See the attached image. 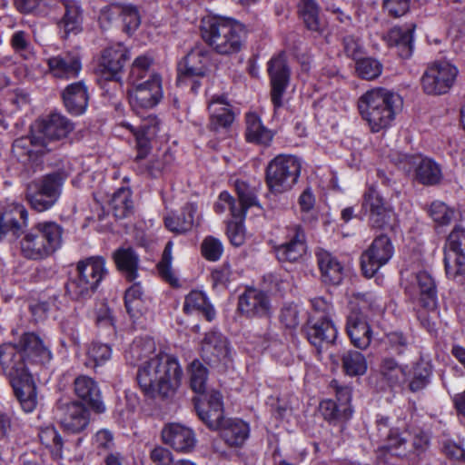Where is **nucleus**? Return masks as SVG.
<instances>
[{
  "mask_svg": "<svg viewBox=\"0 0 465 465\" xmlns=\"http://www.w3.org/2000/svg\"><path fill=\"white\" fill-rule=\"evenodd\" d=\"M12 334L17 340L0 347V363L23 410L32 412L37 405L32 368L49 362L52 352L50 346L35 332L15 328L12 330Z\"/></svg>",
  "mask_w": 465,
  "mask_h": 465,
  "instance_id": "f257e3e1",
  "label": "nucleus"
},
{
  "mask_svg": "<svg viewBox=\"0 0 465 465\" xmlns=\"http://www.w3.org/2000/svg\"><path fill=\"white\" fill-rule=\"evenodd\" d=\"M195 408L201 420L211 430H218L226 420L223 417V397L219 391H208L203 400L195 404Z\"/></svg>",
  "mask_w": 465,
  "mask_h": 465,
  "instance_id": "412c9836",
  "label": "nucleus"
},
{
  "mask_svg": "<svg viewBox=\"0 0 465 465\" xmlns=\"http://www.w3.org/2000/svg\"><path fill=\"white\" fill-rule=\"evenodd\" d=\"M121 12L122 5H112L101 9L98 17L100 27L103 30L110 28L113 23L116 21L117 17L120 16Z\"/></svg>",
  "mask_w": 465,
  "mask_h": 465,
  "instance_id": "774afa93",
  "label": "nucleus"
},
{
  "mask_svg": "<svg viewBox=\"0 0 465 465\" xmlns=\"http://www.w3.org/2000/svg\"><path fill=\"white\" fill-rule=\"evenodd\" d=\"M183 370L178 360L165 352L144 361L138 367L137 381L143 391L150 396H173L181 385Z\"/></svg>",
  "mask_w": 465,
  "mask_h": 465,
  "instance_id": "7ed1b4c3",
  "label": "nucleus"
},
{
  "mask_svg": "<svg viewBox=\"0 0 465 465\" xmlns=\"http://www.w3.org/2000/svg\"><path fill=\"white\" fill-rule=\"evenodd\" d=\"M238 308L249 317H263L270 314L271 304L265 292L250 288L239 297Z\"/></svg>",
  "mask_w": 465,
  "mask_h": 465,
  "instance_id": "bb28decb",
  "label": "nucleus"
},
{
  "mask_svg": "<svg viewBox=\"0 0 465 465\" xmlns=\"http://www.w3.org/2000/svg\"><path fill=\"white\" fill-rule=\"evenodd\" d=\"M381 64L375 59L363 58L357 62L356 72L366 80H372L381 74Z\"/></svg>",
  "mask_w": 465,
  "mask_h": 465,
  "instance_id": "052dcab7",
  "label": "nucleus"
},
{
  "mask_svg": "<svg viewBox=\"0 0 465 465\" xmlns=\"http://www.w3.org/2000/svg\"><path fill=\"white\" fill-rule=\"evenodd\" d=\"M286 230L285 242L275 247L276 257L282 262H297L306 253V236L300 225H292Z\"/></svg>",
  "mask_w": 465,
  "mask_h": 465,
  "instance_id": "6ab92c4d",
  "label": "nucleus"
},
{
  "mask_svg": "<svg viewBox=\"0 0 465 465\" xmlns=\"http://www.w3.org/2000/svg\"><path fill=\"white\" fill-rule=\"evenodd\" d=\"M156 344L150 337L136 338L125 351V359L131 364L140 366L144 361L157 356Z\"/></svg>",
  "mask_w": 465,
  "mask_h": 465,
  "instance_id": "c9c22d12",
  "label": "nucleus"
},
{
  "mask_svg": "<svg viewBox=\"0 0 465 465\" xmlns=\"http://www.w3.org/2000/svg\"><path fill=\"white\" fill-rule=\"evenodd\" d=\"M163 96L162 77L156 73L151 74L144 81L128 84V102L136 114L153 109Z\"/></svg>",
  "mask_w": 465,
  "mask_h": 465,
  "instance_id": "9d476101",
  "label": "nucleus"
},
{
  "mask_svg": "<svg viewBox=\"0 0 465 465\" xmlns=\"http://www.w3.org/2000/svg\"><path fill=\"white\" fill-rule=\"evenodd\" d=\"M301 12L308 29L315 32L323 29L324 25L319 18L318 5L314 0H302Z\"/></svg>",
  "mask_w": 465,
  "mask_h": 465,
  "instance_id": "3c124183",
  "label": "nucleus"
},
{
  "mask_svg": "<svg viewBox=\"0 0 465 465\" xmlns=\"http://www.w3.org/2000/svg\"><path fill=\"white\" fill-rule=\"evenodd\" d=\"M112 349L107 344L93 342L87 350L88 360L93 363L90 366H99L104 364L111 359Z\"/></svg>",
  "mask_w": 465,
  "mask_h": 465,
  "instance_id": "6e6d98bb",
  "label": "nucleus"
},
{
  "mask_svg": "<svg viewBox=\"0 0 465 465\" xmlns=\"http://www.w3.org/2000/svg\"><path fill=\"white\" fill-rule=\"evenodd\" d=\"M227 209L231 211V213L234 218H243V211L238 210L233 197L224 191L219 194L218 200L214 204V211L221 214L223 213Z\"/></svg>",
  "mask_w": 465,
  "mask_h": 465,
  "instance_id": "e2e57ef3",
  "label": "nucleus"
},
{
  "mask_svg": "<svg viewBox=\"0 0 465 465\" xmlns=\"http://www.w3.org/2000/svg\"><path fill=\"white\" fill-rule=\"evenodd\" d=\"M120 15H122L124 28L127 34H133L140 25L141 17L136 7L133 5L122 6Z\"/></svg>",
  "mask_w": 465,
  "mask_h": 465,
  "instance_id": "69168bd1",
  "label": "nucleus"
},
{
  "mask_svg": "<svg viewBox=\"0 0 465 465\" xmlns=\"http://www.w3.org/2000/svg\"><path fill=\"white\" fill-rule=\"evenodd\" d=\"M74 392L96 412H104L105 406L101 400L97 383L92 378L82 375L74 380Z\"/></svg>",
  "mask_w": 465,
  "mask_h": 465,
  "instance_id": "473e14b6",
  "label": "nucleus"
},
{
  "mask_svg": "<svg viewBox=\"0 0 465 465\" xmlns=\"http://www.w3.org/2000/svg\"><path fill=\"white\" fill-rule=\"evenodd\" d=\"M78 275L86 283L96 288L105 274V262L102 257H91L82 261L77 265Z\"/></svg>",
  "mask_w": 465,
  "mask_h": 465,
  "instance_id": "58836bf2",
  "label": "nucleus"
},
{
  "mask_svg": "<svg viewBox=\"0 0 465 465\" xmlns=\"http://www.w3.org/2000/svg\"><path fill=\"white\" fill-rule=\"evenodd\" d=\"M218 430L221 438L230 447H242L250 436L249 424L237 418L226 419Z\"/></svg>",
  "mask_w": 465,
  "mask_h": 465,
  "instance_id": "2f4dec72",
  "label": "nucleus"
},
{
  "mask_svg": "<svg viewBox=\"0 0 465 465\" xmlns=\"http://www.w3.org/2000/svg\"><path fill=\"white\" fill-rule=\"evenodd\" d=\"M46 63L50 74L59 79L75 78L82 70L81 58L78 54L73 52L52 56L47 59Z\"/></svg>",
  "mask_w": 465,
  "mask_h": 465,
  "instance_id": "393cba45",
  "label": "nucleus"
},
{
  "mask_svg": "<svg viewBox=\"0 0 465 465\" xmlns=\"http://www.w3.org/2000/svg\"><path fill=\"white\" fill-rule=\"evenodd\" d=\"M361 213L375 228L388 226L394 218L392 207L386 203L373 184L368 185L362 194Z\"/></svg>",
  "mask_w": 465,
  "mask_h": 465,
  "instance_id": "ddd939ff",
  "label": "nucleus"
},
{
  "mask_svg": "<svg viewBox=\"0 0 465 465\" xmlns=\"http://www.w3.org/2000/svg\"><path fill=\"white\" fill-rule=\"evenodd\" d=\"M128 50L122 44H115L104 49L98 71L106 80H116L127 61Z\"/></svg>",
  "mask_w": 465,
  "mask_h": 465,
  "instance_id": "5701e85b",
  "label": "nucleus"
},
{
  "mask_svg": "<svg viewBox=\"0 0 465 465\" xmlns=\"http://www.w3.org/2000/svg\"><path fill=\"white\" fill-rule=\"evenodd\" d=\"M89 410L79 401H72L62 408L60 423L63 429L70 433H80L90 423Z\"/></svg>",
  "mask_w": 465,
  "mask_h": 465,
  "instance_id": "b1692460",
  "label": "nucleus"
},
{
  "mask_svg": "<svg viewBox=\"0 0 465 465\" xmlns=\"http://www.w3.org/2000/svg\"><path fill=\"white\" fill-rule=\"evenodd\" d=\"M271 81V100L275 109L282 106V97L290 81V70L283 54L272 57L268 63Z\"/></svg>",
  "mask_w": 465,
  "mask_h": 465,
  "instance_id": "a211bd4d",
  "label": "nucleus"
},
{
  "mask_svg": "<svg viewBox=\"0 0 465 465\" xmlns=\"http://www.w3.org/2000/svg\"><path fill=\"white\" fill-rule=\"evenodd\" d=\"M246 139L251 143L262 145H269L273 138V134L266 128L256 114L249 113L246 115Z\"/></svg>",
  "mask_w": 465,
  "mask_h": 465,
  "instance_id": "ea45409f",
  "label": "nucleus"
},
{
  "mask_svg": "<svg viewBox=\"0 0 465 465\" xmlns=\"http://www.w3.org/2000/svg\"><path fill=\"white\" fill-rule=\"evenodd\" d=\"M407 368L391 358H386L382 361L381 371L391 386H400L407 380Z\"/></svg>",
  "mask_w": 465,
  "mask_h": 465,
  "instance_id": "a18cd8bd",
  "label": "nucleus"
},
{
  "mask_svg": "<svg viewBox=\"0 0 465 465\" xmlns=\"http://www.w3.org/2000/svg\"><path fill=\"white\" fill-rule=\"evenodd\" d=\"M110 204L116 218L127 217L134 207L131 190L127 187L118 189L113 194Z\"/></svg>",
  "mask_w": 465,
  "mask_h": 465,
  "instance_id": "c03bdc74",
  "label": "nucleus"
},
{
  "mask_svg": "<svg viewBox=\"0 0 465 465\" xmlns=\"http://www.w3.org/2000/svg\"><path fill=\"white\" fill-rule=\"evenodd\" d=\"M43 445L50 450L54 459H61L63 452V440L58 431L53 426L42 428L38 433Z\"/></svg>",
  "mask_w": 465,
  "mask_h": 465,
  "instance_id": "de8ad7c7",
  "label": "nucleus"
},
{
  "mask_svg": "<svg viewBox=\"0 0 465 465\" xmlns=\"http://www.w3.org/2000/svg\"><path fill=\"white\" fill-rule=\"evenodd\" d=\"M13 49L25 59H31L34 52L31 49L29 35L22 30L15 31L10 40Z\"/></svg>",
  "mask_w": 465,
  "mask_h": 465,
  "instance_id": "bf43d9fd",
  "label": "nucleus"
},
{
  "mask_svg": "<svg viewBox=\"0 0 465 465\" xmlns=\"http://www.w3.org/2000/svg\"><path fill=\"white\" fill-rule=\"evenodd\" d=\"M301 161L294 155L279 154L266 168V183L273 193H282L292 188L301 173Z\"/></svg>",
  "mask_w": 465,
  "mask_h": 465,
  "instance_id": "6e6552de",
  "label": "nucleus"
},
{
  "mask_svg": "<svg viewBox=\"0 0 465 465\" xmlns=\"http://www.w3.org/2000/svg\"><path fill=\"white\" fill-rule=\"evenodd\" d=\"M458 69L448 61H439L430 64L421 76V87L429 95H440L452 87Z\"/></svg>",
  "mask_w": 465,
  "mask_h": 465,
  "instance_id": "f8f14e48",
  "label": "nucleus"
},
{
  "mask_svg": "<svg viewBox=\"0 0 465 465\" xmlns=\"http://www.w3.org/2000/svg\"><path fill=\"white\" fill-rule=\"evenodd\" d=\"M444 263L448 278L455 280L465 273V229L455 227L444 244Z\"/></svg>",
  "mask_w": 465,
  "mask_h": 465,
  "instance_id": "4468645a",
  "label": "nucleus"
},
{
  "mask_svg": "<svg viewBox=\"0 0 465 465\" xmlns=\"http://www.w3.org/2000/svg\"><path fill=\"white\" fill-rule=\"evenodd\" d=\"M343 369L351 376L362 375L367 371L365 357L359 351H350L342 357Z\"/></svg>",
  "mask_w": 465,
  "mask_h": 465,
  "instance_id": "603ef678",
  "label": "nucleus"
},
{
  "mask_svg": "<svg viewBox=\"0 0 465 465\" xmlns=\"http://www.w3.org/2000/svg\"><path fill=\"white\" fill-rule=\"evenodd\" d=\"M232 276V271L227 263L216 267L212 271L211 281L213 287L216 290H224L227 288Z\"/></svg>",
  "mask_w": 465,
  "mask_h": 465,
  "instance_id": "338daca9",
  "label": "nucleus"
},
{
  "mask_svg": "<svg viewBox=\"0 0 465 465\" xmlns=\"http://www.w3.org/2000/svg\"><path fill=\"white\" fill-rule=\"evenodd\" d=\"M63 234L64 229L57 223L40 222L24 234L20 240V252L28 260H45L62 247Z\"/></svg>",
  "mask_w": 465,
  "mask_h": 465,
  "instance_id": "423d86ee",
  "label": "nucleus"
},
{
  "mask_svg": "<svg viewBox=\"0 0 465 465\" xmlns=\"http://www.w3.org/2000/svg\"><path fill=\"white\" fill-rule=\"evenodd\" d=\"M402 285L406 295L416 306L428 310L437 304V286L433 276L427 270L402 272Z\"/></svg>",
  "mask_w": 465,
  "mask_h": 465,
  "instance_id": "1a4fd4ad",
  "label": "nucleus"
},
{
  "mask_svg": "<svg viewBox=\"0 0 465 465\" xmlns=\"http://www.w3.org/2000/svg\"><path fill=\"white\" fill-rule=\"evenodd\" d=\"M309 341L318 348L331 344L337 337V329L330 318L311 319L307 328Z\"/></svg>",
  "mask_w": 465,
  "mask_h": 465,
  "instance_id": "c85d7f7f",
  "label": "nucleus"
},
{
  "mask_svg": "<svg viewBox=\"0 0 465 465\" xmlns=\"http://www.w3.org/2000/svg\"><path fill=\"white\" fill-rule=\"evenodd\" d=\"M64 2L65 13L59 23V27L64 30L65 35L74 33L77 34L82 28V12L77 2L74 0H61Z\"/></svg>",
  "mask_w": 465,
  "mask_h": 465,
  "instance_id": "a19ab883",
  "label": "nucleus"
},
{
  "mask_svg": "<svg viewBox=\"0 0 465 465\" xmlns=\"http://www.w3.org/2000/svg\"><path fill=\"white\" fill-rule=\"evenodd\" d=\"M201 35L203 41L222 55H231L240 52L245 38V31L242 24L212 15L202 19Z\"/></svg>",
  "mask_w": 465,
  "mask_h": 465,
  "instance_id": "39448f33",
  "label": "nucleus"
},
{
  "mask_svg": "<svg viewBox=\"0 0 465 465\" xmlns=\"http://www.w3.org/2000/svg\"><path fill=\"white\" fill-rule=\"evenodd\" d=\"M347 333L351 343L361 349H367L372 339V331L365 317L361 312H351L347 319Z\"/></svg>",
  "mask_w": 465,
  "mask_h": 465,
  "instance_id": "c756f323",
  "label": "nucleus"
},
{
  "mask_svg": "<svg viewBox=\"0 0 465 465\" xmlns=\"http://www.w3.org/2000/svg\"><path fill=\"white\" fill-rule=\"evenodd\" d=\"M153 61V57L149 54H142L136 57L130 69L128 84L144 81L143 79L147 75Z\"/></svg>",
  "mask_w": 465,
  "mask_h": 465,
  "instance_id": "864d4df0",
  "label": "nucleus"
},
{
  "mask_svg": "<svg viewBox=\"0 0 465 465\" xmlns=\"http://www.w3.org/2000/svg\"><path fill=\"white\" fill-rule=\"evenodd\" d=\"M143 290L139 283H134L125 292V307L131 317L136 318L144 311V302L142 298Z\"/></svg>",
  "mask_w": 465,
  "mask_h": 465,
  "instance_id": "09e8293b",
  "label": "nucleus"
},
{
  "mask_svg": "<svg viewBox=\"0 0 465 465\" xmlns=\"http://www.w3.org/2000/svg\"><path fill=\"white\" fill-rule=\"evenodd\" d=\"M401 105V97L384 88L369 90L358 101L359 112L372 133L390 128Z\"/></svg>",
  "mask_w": 465,
  "mask_h": 465,
  "instance_id": "20e7f679",
  "label": "nucleus"
},
{
  "mask_svg": "<svg viewBox=\"0 0 465 465\" xmlns=\"http://www.w3.org/2000/svg\"><path fill=\"white\" fill-rule=\"evenodd\" d=\"M390 45L400 49L399 54L402 57H408L411 54L412 35L410 30H403L400 27H394L390 30L386 36Z\"/></svg>",
  "mask_w": 465,
  "mask_h": 465,
  "instance_id": "49530a36",
  "label": "nucleus"
},
{
  "mask_svg": "<svg viewBox=\"0 0 465 465\" xmlns=\"http://www.w3.org/2000/svg\"><path fill=\"white\" fill-rule=\"evenodd\" d=\"M163 441L180 452H189L196 443L193 431L180 423L167 424L162 430Z\"/></svg>",
  "mask_w": 465,
  "mask_h": 465,
  "instance_id": "a878e982",
  "label": "nucleus"
},
{
  "mask_svg": "<svg viewBox=\"0 0 465 465\" xmlns=\"http://www.w3.org/2000/svg\"><path fill=\"white\" fill-rule=\"evenodd\" d=\"M122 125L128 129L135 137L137 148V159H143L151 150V141L155 138L159 132V121L156 118H150L138 129L127 122Z\"/></svg>",
  "mask_w": 465,
  "mask_h": 465,
  "instance_id": "cd10ccee",
  "label": "nucleus"
},
{
  "mask_svg": "<svg viewBox=\"0 0 465 465\" xmlns=\"http://www.w3.org/2000/svg\"><path fill=\"white\" fill-rule=\"evenodd\" d=\"M114 259L118 269L123 272L129 280L132 281L136 278L139 258L132 248H119L114 253Z\"/></svg>",
  "mask_w": 465,
  "mask_h": 465,
  "instance_id": "37998d69",
  "label": "nucleus"
},
{
  "mask_svg": "<svg viewBox=\"0 0 465 465\" xmlns=\"http://www.w3.org/2000/svg\"><path fill=\"white\" fill-rule=\"evenodd\" d=\"M197 206L194 203H187L183 206L180 214H171L164 218L166 228L175 233H183L190 231L195 224Z\"/></svg>",
  "mask_w": 465,
  "mask_h": 465,
  "instance_id": "e433bc0d",
  "label": "nucleus"
},
{
  "mask_svg": "<svg viewBox=\"0 0 465 465\" xmlns=\"http://www.w3.org/2000/svg\"><path fill=\"white\" fill-rule=\"evenodd\" d=\"M235 189L239 197L240 206L238 210L243 211V217L245 216L246 211L249 207L254 206L257 203L256 195L249 185L242 182L237 181L235 183Z\"/></svg>",
  "mask_w": 465,
  "mask_h": 465,
  "instance_id": "680f3d73",
  "label": "nucleus"
},
{
  "mask_svg": "<svg viewBox=\"0 0 465 465\" xmlns=\"http://www.w3.org/2000/svg\"><path fill=\"white\" fill-rule=\"evenodd\" d=\"M429 213L433 221L440 225L449 224L455 216V211L440 201L431 203Z\"/></svg>",
  "mask_w": 465,
  "mask_h": 465,
  "instance_id": "4d7b16f0",
  "label": "nucleus"
},
{
  "mask_svg": "<svg viewBox=\"0 0 465 465\" xmlns=\"http://www.w3.org/2000/svg\"><path fill=\"white\" fill-rule=\"evenodd\" d=\"M190 385L192 390L199 394L205 391L208 379L207 368L199 361L194 360L189 366Z\"/></svg>",
  "mask_w": 465,
  "mask_h": 465,
  "instance_id": "8fccbe9b",
  "label": "nucleus"
},
{
  "mask_svg": "<svg viewBox=\"0 0 465 465\" xmlns=\"http://www.w3.org/2000/svg\"><path fill=\"white\" fill-rule=\"evenodd\" d=\"M201 350L203 359L210 363L226 364L231 359L232 349L229 341L218 331H210L205 334Z\"/></svg>",
  "mask_w": 465,
  "mask_h": 465,
  "instance_id": "4be33fe9",
  "label": "nucleus"
},
{
  "mask_svg": "<svg viewBox=\"0 0 465 465\" xmlns=\"http://www.w3.org/2000/svg\"><path fill=\"white\" fill-rule=\"evenodd\" d=\"M394 247L386 235L375 238L371 246L361 254V264L364 275L374 276L381 267L385 265L393 256Z\"/></svg>",
  "mask_w": 465,
  "mask_h": 465,
  "instance_id": "2eb2a0df",
  "label": "nucleus"
},
{
  "mask_svg": "<svg viewBox=\"0 0 465 465\" xmlns=\"http://www.w3.org/2000/svg\"><path fill=\"white\" fill-rule=\"evenodd\" d=\"M173 242H168L163 252L162 260L157 265L159 274L172 285H178V279L172 270Z\"/></svg>",
  "mask_w": 465,
  "mask_h": 465,
  "instance_id": "5fc2aeb1",
  "label": "nucleus"
},
{
  "mask_svg": "<svg viewBox=\"0 0 465 465\" xmlns=\"http://www.w3.org/2000/svg\"><path fill=\"white\" fill-rule=\"evenodd\" d=\"M210 63L209 51L203 45H195L178 64L177 83L192 84V90L196 91L200 80L208 73Z\"/></svg>",
  "mask_w": 465,
  "mask_h": 465,
  "instance_id": "9b49d317",
  "label": "nucleus"
},
{
  "mask_svg": "<svg viewBox=\"0 0 465 465\" xmlns=\"http://www.w3.org/2000/svg\"><path fill=\"white\" fill-rule=\"evenodd\" d=\"M223 252L220 240L213 236L206 237L202 243V253L208 261H218Z\"/></svg>",
  "mask_w": 465,
  "mask_h": 465,
  "instance_id": "0e129e2a",
  "label": "nucleus"
},
{
  "mask_svg": "<svg viewBox=\"0 0 465 465\" xmlns=\"http://www.w3.org/2000/svg\"><path fill=\"white\" fill-rule=\"evenodd\" d=\"M407 173H414L416 179L427 185L439 183L441 179V170L433 160L422 155H402L397 163Z\"/></svg>",
  "mask_w": 465,
  "mask_h": 465,
  "instance_id": "dca6fc26",
  "label": "nucleus"
},
{
  "mask_svg": "<svg viewBox=\"0 0 465 465\" xmlns=\"http://www.w3.org/2000/svg\"><path fill=\"white\" fill-rule=\"evenodd\" d=\"M376 425L381 438V442L376 449L378 457L383 458L388 453L396 456L405 454L407 440L397 429L390 427L389 419L385 416H378Z\"/></svg>",
  "mask_w": 465,
  "mask_h": 465,
  "instance_id": "f3484780",
  "label": "nucleus"
},
{
  "mask_svg": "<svg viewBox=\"0 0 465 465\" xmlns=\"http://www.w3.org/2000/svg\"><path fill=\"white\" fill-rule=\"evenodd\" d=\"M208 111L210 125L214 131L227 128L234 120L232 105L224 95H213L208 103Z\"/></svg>",
  "mask_w": 465,
  "mask_h": 465,
  "instance_id": "7c9ffc66",
  "label": "nucleus"
},
{
  "mask_svg": "<svg viewBox=\"0 0 465 465\" xmlns=\"http://www.w3.org/2000/svg\"><path fill=\"white\" fill-rule=\"evenodd\" d=\"M87 88L83 82L69 84L63 92V100L68 112L74 115L84 114L88 105Z\"/></svg>",
  "mask_w": 465,
  "mask_h": 465,
  "instance_id": "72a5a7b5",
  "label": "nucleus"
},
{
  "mask_svg": "<svg viewBox=\"0 0 465 465\" xmlns=\"http://www.w3.org/2000/svg\"><path fill=\"white\" fill-rule=\"evenodd\" d=\"M95 289L96 288L93 287L90 282L86 283V282L78 274L66 285L67 293L74 300L84 299L90 296Z\"/></svg>",
  "mask_w": 465,
  "mask_h": 465,
  "instance_id": "13d9d810",
  "label": "nucleus"
},
{
  "mask_svg": "<svg viewBox=\"0 0 465 465\" xmlns=\"http://www.w3.org/2000/svg\"><path fill=\"white\" fill-rule=\"evenodd\" d=\"M316 257L322 280L331 284H339L344 275V267L331 252L318 250Z\"/></svg>",
  "mask_w": 465,
  "mask_h": 465,
  "instance_id": "f704fd0d",
  "label": "nucleus"
},
{
  "mask_svg": "<svg viewBox=\"0 0 465 465\" xmlns=\"http://www.w3.org/2000/svg\"><path fill=\"white\" fill-rule=\"evenodd\" d=\"M27 221L28 213L23 204L6 201L0 216V237H18L27 226Z\"/></svg>",
  "mask_w": 465,
  "mask_h": 465,
  "instance_id": "aec40b11",
  "label": "nucleus"
},
{
  "mask_svg": "<svg viewBox=\"0 0 465 465\" xmlns=\"http://www.w3.org/2000/svg\"><path fill=\"white\" fill-rule=\"evenodd\" d=\"M73 130L74 124L69 119L60 114H52L35 125L30 136L14 142L13 154L23 164L33 165Z\"/></svg>",
  "mask_w": 465,
  "mask_h": 465,
  "instance_id": "f03ea898",
  "label": "nucleus"
},
{
  "mask_svg": "<svg viewBox=\"0 0 465 465\" xmlns=\"http://www.w3.org/2000/svg\"><path fill=\"white\" fill-rule=\"evenodd\" d=\"M183 311L187 314L202 313L209 322H212L216 315L215 310L206 294L198 290L191 291L185 296Z\"/></svg>",
  "mask_w": 465,
  "mask_h": 465,
  "instance_id": "4c0bfd02",
  "label": "nucleus"
},
{
  "mask_svg": "<svg viewBox=\"0 0 465 465\" xmlns=\"http://www.w3.org/2000/svg\"><path fill=\"white\" fill-rule=\"evenodd\" d=\"M71 171L69 165H63L28 184L26 198L31 207L37 212L51 209L58 202Z\"/></svg>",
  "mask_w": 465,
  "mask_h": 465,
  "instance_id": "0eeeda50",
  "label": "nucleus"
},
{
  "mask_svg": "<svg viewBox=\"0 0 465 465\" xmlns=\"http://www.w3.org/2000/svg\"><path fill=\"white\" fill-rule=\"evenodd\" d=\"M432 369L431 365L420 361L413 365L411 369L407 368V380L409 389L412 392L423 390L430 382Z\"/></svg>",
  "mask_w": 465,
  "mask_h": 465,
  "instance_id": "79ce46f5",
  "label": "nucleus"
}]
</instances>
